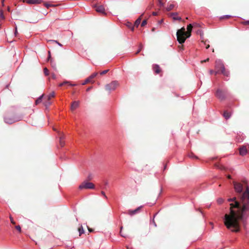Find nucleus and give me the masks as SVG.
Wrapping results in <instances>:
<instances>
[{
  "label": "nucleus",
  "instance_id": "39448f33",
  "mask_svg": "<svg viewBox=\"0 0 249 249\" xmlns=\"http://www.w3.org/2000/svg\"><path fill=\"white\" fill-rule=\"evenodd\" d=\"M118 86V82L117 81H113L110 83L106 85V90L110 92L111 91L115 90Z\"/></svg>",
  "mask_w": 249,
  "mask_h": 249
},
{
  "label": "nucleus",
  "instance_id": "20e7f679",
  "mask_svg": "<svg viewBox=\"0 0 249 249\" xmlns=\"http://www.w3.org/2000/svg\"><path fill=\"white\" fill-rule=\"evenodd\" d=\"M94 188L95 186L93 183L87 181H84L79 186V188L81 190L83 189H93Z\"/></svg>",
  "mask_w": 249,
  "mask_h": 249
},
{
  "label": "nucleus",
  "instance_id": "4be33fe9",
  "mask_svg": "<svg viewBox=\"0 0 249 249\" xmlns=\"http://www.w3.org/2000/svg\"><path fill=\"white\" fill-rule=\"evenodd\" d=\"M78 231L79 236L81 235V234L84 233V230L82 226H81V227L78 229Z\"/></svg>",
  "mask_w": 249,
  "mask_h": 249
},
{
  "label": "nucleus",
  "instance_id": "ddd939ff",
  "mask_svg": "<svg viewBox=\"0 0 249 249\" xmlns=\"http://www.w3.org/2000/svg\"><path fill=\"white\" fill-rule=\"evenodd\" d=\"M79 105V102L78 101H74L72 103L71 105V109L72 111L76 109Z\"/></svg>",
  "mask_w": 249,
  "mask_h": 249
},
{
  "label": "nucleus",
  "instance_id": "a211bd4d",
  "mask_svg": "<svg viewBox=\"0 0 249 249\" xmlns=\"http://www.w3.org/2000/svg\"><path fill=\"white\" fill-rule=\"evenodd\" d=\"M172 16L174 20H181V18L178 17L177 13H173L172 14Z\"/></svg>",
  "mask_w": 249,
  "mask_h": 249
},
{
  "label": "nucleus",
  "instance_id": "6e6d98bb",
  "mask_svg": "<svg viewBox=\"0 0 249 249\" xmlns=\"http://www.w3.org/2000/svg\"><path fill=\"white\" fill-rule=\"evenodd\" d=\"M210 46L209 45H208L206 47V49H208L209 48Z\"/></svg>",
  "mask_w": 249,
  "mask_h": 249
},
{
  "label": "nucleus",
  "instance_id": "0e129e2a",
  "mask_svg": "<svg viewBox=\"0 0 249 249\" xmlns=\"http://www.w3.org/2000/svg\"><path fill=\"white\" fill-rule=\"evenodd\" d=\"M211 205H208V207L209 208L210 207Z\"/></svg>",
  "mask_w": 249,
  "mask_h": 249
},
{
  "label": "nucleus",
  "instance_id": "4d7b16f0",
  "mask_svg": "<svg viewBox=\"0 0 249 249\" xmlns=\"http://www.w3.org/2000/svg\"><path fill=\"white\" fill-rule=\"evenodd\" d=\"M107 184H108V182L107 181H106L105 182V185H107Z\"/></svg>",
  "mask_w": 249,
  "mask_h": 249
},
{
  "label": "nucleus",
  "instance_id": "58836bf2",
  "mask_svg": "<svg viewBox=\"0 0 249 249\" xmlns=\"http://www.w3.org/2000/svg\"><path fill=\"white\" fill-rule=\"evenodd\" d=\"M158 2H159V5L160 7L163 6V3L162 2V1L161 0H158Z\"/></svg>",
  "mask_w": 249,
  "mask_h": 249
},
{
  "label": "nucleus",
  "instance_id": "49530a36",
  "mask_svg": "<svg viewBox=\"0 0 249 249\" xmlns=\"http://www.w3.org/2000/svg\"><path fill=\"white\" fill-rule=\"evenodd\" d=\"M45 5L47 8H48L50 6V5L49 4H47V3L45 4Z\"/></svg>",
  "mask_w": 249,
  "mask_h": 249
},
{
  "label": "nucleus",
  "instance_id": "c756f323",
  "mask_svg": "<svg viewBox=\"0 0 249 249\" xmlns=\"http://www.w3.org/2000/svg\"><path fill=\"white\" fill-rule=\"evenodd\" d=\"M69 83L70 82L69 81H64L63 83H61L59 84V87H62V86H63V85H64L65 84H69Z\"/></svg>",
  "mask_w": 249,
  "mask_h": 249
},
{
  "label": "nucleus",
  "instance_id": "bf43d9fd",
  "mask_svg": "<svg viewBox=\"0 0 249 249\" xmlns=\"http://www.w3.org/2000/svg\"><path fill=\"white\" fill-rule=\"evenodd\" d=\"M89 232H91L92 231L91 230L89 229Z\"/></svg>",
  "mask_w": 249,
  "mask_h": 249
},
{
  "label": "nucleus",
  "instance_id": "680f3d73",
  "mask_svg": "<svg viewBox=\"0 0 249 249\" xmlns=\"http://www.w3.org/2000/svg\"><path fill=\"white\" fill-rule=\"evenodd\" d=\"M53 130H54V131H56V129L55 128H53Z\"/></svg>",
  "mask_w": 249,
  "mask_h": 249
},
{
  "label": "nucleus",
  "instance_id": "72a5a7b5",
  "mask_svg": "<svg viewBox=\"0 0 249 249\" xmlns=\"http://www.w3.org/2000/svg\"><path fill=\"white\" fill-rule=\"evenodd\" d=\"M108 71H109L108 70H106L100 72V74L101 75L105 74L107 73Z\"/></svg>",
  "mask_w": 249,
  "mask_h": 249
},
{
  "label": "nucleus",
  "instance_id": "a878e982",
  "mask_svg": "<svg viewBox=\"0 0 249 249\" xmlns=\"http://www.w3.org/2000/svg\"><path fill=\"white\" fill-rule=\"evenodd\" d=\"M224 201V199L222 198H218L217 199V202L219 204H221Z\"/></svg>",
  "mask_w": 249,
  "mask_h": 249
},
{
  "label": "nucleus",
  "instance_id": "6e6552de",
  "mask_svg": "<svg viewBox=\"0 0 249 249\" xmlns=\"http://www.w3.org/2000/svg\"><path fill=\"white\" fill-rule=\"evenodd\" d=\"M235 191L238 193H241L243 191V185L240 183L234 182L233 183Z\"/></svg>",
  "mask_w": 249,
  "mask_h": 249
},
{
  "label": "nucleus",
  "instance_id": "4c0bfd02",
  "mask_svg": "<svg viewBox=\"0 0 249 249\" xmlns=\"http://www.w3.org/2000/svg\"><path fill=\"white\" fill-rule=\"evenodd\" d=\"M231 17V16L229 15H225V16H222L220 18H229Z\"/></svg>",
  "mask_w": 249,
  "mask_h": 249
},
{
  "label": "nucleus",
  "instance_id": "6ab92c4d",
  "mask_svg": "<svg viewBox=\"0 0 249 249\" xmlns=\"http://www.w3.org/2000/svg\"><path fill=\"white\" fill-rule=\"evenodd\" d=\"M43 95H42L40 96L36 100V104L37 105L42 102V98Z\"/></svg>",
  "mask_w": 249,
  "mask_h": 249
},
{
  "label": "nucleus",
  "instance_id": "864d4df0",
  "mask_svg": "<svg viewBox=\"0 0 249 249\" xmlns=\"http://www.w3.org/2000/svg\"><path fill=\"white\" fill-rule=\"evenodd\" d=\"M126 249H132L131 248H130V247H128V246H127V247H126Z\"/></svg>",
  "mask_w": 249,
  "mask_h": 249
},
{
  "label": "nucleus",
  "instance_id": "e433bc0d",
  "mask_svg": "<svg viewBox=\"0 0 249 249\" xmlns=\"http://www.w3.org/2000/svg\"><path fill=\"white\" fill-rule=\"evenodd\" d=\"M10 221H11V223H12L13 224H16V222L14 221V220L12 216H10Z\"/></svg>",
  "mask_w": 249,
  "mask_h": 249
},
{
  "label": "nucleus",
  "instance_id": "1a4fd4ad",
  "mask_svg": "<svg viewBox=\"0 0 249 249\" xmlns=\"http://www.w3.org/2000/svg\"><path fill=\"white\" fill-rule=\"evenodd\" d=\"M98 75L97 72H94L90 76H89L88 78H87L85 81L82 83L83 85L86 84L87 83L90 82L91 80L95 77Z\"/></svg>",
  "mask_w": 249,
  "mask_h": 249
},
{
  "label": "nucleus",
  "instance_id": "412c9836",
  "mask_svg": "<svg viewBox=\"0 0 249 249\" xmlns=\"http://www.w3.org/2000/svg\"><path fill=\"white\" fill-rule=\"evenodd\" d=\"M141 21V18H138L135 22L134 26L136 27H138L139 24H140Z\"/></svg>",
  "mask_w": 249,
  "mask_h": 249
},
{
  "label": "nucleus",
  "instance_id": "603ef678",
  "mask_svg": "<svg viewBox=\"0 0 249 249\" xmlns=\"http://www.w3.org/2000/svg\"><path fill=\"white\" fill-rule=\"evenodd\" d=\"M70 86H76V84H70Z\"/></svg>",
  "mask_w": 249,
  "mask_h": 249
},
{
  "label": "nucleus",
  "instance_id": "aec40b11",
  "mask_svg": "<svg viewBox=\"0 0 249 249\" xmlns=\"http://www.w3.org/2000/svg\"><path fill=\"white\" fill-rule=\"evenodd\" d=\"M126 25L130 29H131V30L132 31H133L134 30V26L132 25V24L131 23V22H127L126 24Z\"/></svg>",
  "mask_w": 249,
  "mask_h": 249
},
{
  "label": "nucleus",
  "instance_id": "c9c22d12",
  "mask_svg": "<svg viewBox=\"0 0 249 249\" xmlns=\"http://www.w3.org/2000/svg\"><path fill=\"white\" fill-rule=\"evenodd\" d=\"M15 228L19 232L21 231V227L19 225H17L15 227Z\"/></svg>",
  "mask_w": 249,
  "mask_h": 249
},
{
  "label": "nucleus",
  "instance_id": "37998d69",
  "mask_svg": "<svg viewBox=\"0 0 249 249\" xmlns=\"http://www.w3.org/2000/svg\"><path fill=\"white\" fill-rule=\"evenodd\" d=\"M52 78H53V79H56V76H55V75L54 74H53V73L52 74Z\"/></svg>",
  "mask_w": 249,
  "mask_h": 249
},
{
  "label": "nucleus",
  "instance_id": "5701e85b",
  "mask_svg": "<svg viewBox=\"0 0 249 249\" xmlns=\"http://www.w3.org/2000/svg\"><path fill=\"white\" fill-rule=\"evenodd\" d=\"M51 65L54 69H56V64L53 60H51Z\"/></svg>",
  "mask_w": 249,
  "mask_h": 249
},
{
  "label": "nucleus",
  "instance_id": "b1692460",
  "mask_svg": "<svg viewBox=\"0 0 249 249\" xmlns=\"http://www.w3.org/2000/svg\"><path fill=\"white\" fill-rule=\"evenodd\" d=\"M174 6V5L173 4H170L167 7V10L168 11L171 10L173 8Z\"/></svg>",
  "mask_w": 249,
  "mask_h": 249
},
{
  "label": "nucleus",
  "instance_id": "de8ad7c7",
  "mask_svg": "<svg viewBox=\"0 0 249 249\" xmlns=\"http://www.w3.org/2000/svg\"><path fill=\"white\" fill-rule=\"evenodd\" d=\"M18 31H17V27L15 28V35H16Z\"/></svg>",
  "mask_w": 249,
  "mask_h": 249
},
{
  "label": "nucleus",
  "instance_id": "bb28decb",
  "mask_svg": "<svg viewBox=\"0 0 249 249\" xmlns=\"http://www.w3.org/2000/svg\"><path fill=\"white\" fill-rule=\"evenodd\" d=\"M0 18L2 19H4L3 10L2 9L0 10Z\"/></svg>",
  "mask_w": 249,
  "mask_h": 249
},
{
  "label": "nucleus",
  "instance_id": "2f4dec72",
  "mask_svg": "<svg viewBox=\"0 0 249 249\" xmlns=\"http://www.w3.org/2000/svg\"><path fill=\"white\" fill-rule=\"evenodd\" d=\"M122 229H123V227L122 226V227H121L120 231V234H121V235L122 237H126V236L122 233Z\"/></svg>",
  "mask_w": 249,
  "mask_h": 249
},
{
  "label": "nucleus",
  "instance_id": "473e14b6",
  "mask_svg": "<svg viewBox=\"0 0 249 249\" xmlns=\"http://www.w3.org/2000/svg\"><path fill=\"white\" fill-rule=\"evenodd\" d=\"M189 156L191 158H196L197 159V157L193 153H191L189 155Z\"/></svg>",
  "mask_w": 249,
  "mask_h": 249
},
{
  "label": "nucleus",
  "instance_id": "a19ab883",
  "mask_svg": "<svg viewBox=\"0 0 249 249\" xmlns=\"http://www.w3.org/2000/svg\"><path fill=\"white\" fill-rule=\"evenodd\" d=\"M193 27H199V24L197 23H196V22H194L193 23Z\"/></svg>",
  "mask_w": 249,
  "mask_h": 249
},
{
  "label": "nucleus",
  "instance_id": "79ce46f5",
  "mask_svg": "<svg viewBox=\"0 0 249 249\" xmlns=\"http://www.w3.org/2000/svg\"><path fill=\"white\" fill-rule=\"evenodd\" d=\"M101 194L104 196V197L105 198L107 199V196L106 195V194H105V192H104V191H102V192H101Z\"/></svg>",
  "mask_w": 249,
  "mask_h": 249
},
{
  "label": "nucleus",
  "instance_id": "7ed1b4c3",
  "mask_svg": "<svg viewBox=\"0 0 249 249\" xmlns=\"http://www.w3.org/2000/svg\"><path fill=\"white\" fill-rule=\"evenodd\" d=\"M215 74H217L219 73H222L224 75L228 76L229 75V72L226 71L222 60L220 59L216 60L215 61Z\"/></svg>",
  "mask_w": 249,
  "mask_h": 249
},
{
  "label": "nucleus",
  "instance_id": "ea45409f",
  "mask_svg": "<svg viewBox=\"0 0 249 249\" xmlns=\"http://www.w3.org/2000/svg\"><path fill=\"white\" fill-rule=\"evenodd\" d=\"M48 53H49V56H48V61H51V60H52V59L51 57L50 52L49 51Z\"/></svg>",
  "mask_w": 249,
  "mask_h": 249
},
{
  "label": "nucleus",
  "instance_id": "f257e3e1",
  "mask_svg": "<svg viewBox=\"0 0 249 249\" xmlns=\"http://www.w3.org/2000/svg\"><path fill=\"white\" fill-rule=\"evenodd\" d=\"M243 203L242 207L236 200V197L229 198V202H233L230 204V212L226 213L223 218L224 223L227 229L232 231L238 232L239 231V221L245 217L249 216V188L247 187L246 191L241 196Z\"/></svg>",
  "mask_w": 249,
  "mask_h": 249
},
{
  "label": "nucleus",
  "instance_id": "5fc2aeb1",
  "mask_svg": "<svg viewBox=\"0 0 249 249\" xmlns=\"http://www.w3.org/2000/svg\"><path fill=\"white\" fill-rule=\"evenodd\" d=\"M2 4L3 6L4 5V0H2Z\"/></svg>",
  "mask_w": 249,
  "mask_h": 249
},
{
  "label": "nucleus",
  "instance_id": "c85d7f7f",
  "mask_svg": "<svg viewBox=\"0 0 249 249\" xmlns=\"http://www.w3.org/2000/svg\"><path fill=\"white\" fill-rule=\"evenodd\" d=\"M44 74H45V75H46V76H48L49 74V71L46 68H45L44 69Z\"/></svg>",
  "mask_w": 249,
  "mask_h": 249
},
{
  "label": "nucleus",
  "instance_id": "7c9ffc66",
  "mask_svg": "<svg viewBox=\"0 0 249 249\" xmlns=\"http://www.w3.org/2000/svg\"><path fill=\"white\" fill-rule=\"evenodd\" d=\"M142 44H140L139 45V50L137 51V52L136 53V54H138V53H140V52L141 51V50L142 49Z\"/></svg>",
  "mask_w": 249,
  "mask_h": 249
},
{
  "label": "nucleus",
  "instance_id": "dca6fc26",
  "mask_svg": "<svg viewBox=\"0 0 249 249\" xmlns=\"http://www.w3.org/2000/svg\"><path fill=\"white\" fill-rule=\"evenodd\" d=\"M223 116L226 119H229L231 116V113L227 111L224 112Z\"/></svg>",
  "mask_w": 249,
  "mask_h": 249
},
{
  "label": "nucleus",
  "instance_id": "423d86ee",
  "mask_svg": "<svg viewBox=\"0 0 249 249\" xmlns=\"http://www.w3.org/2000/svg\"><path fill=\"white\" fill-rule=\"evenodd\" d=\"M21 118L19 117L14 116L12 117H9L5 116L4 118V120L5 123L8 124H12L18 121L21 120Z\"/></svg>",
  "mask_w": 249,
  "mask_h": 249
},
{
  "label": "nucleus",
  "instance_id": "2eb2a0df",
  "mask_svg": "<svg viewBox=\"0 0 249 249\" xmlns=\"http://www.w3.org/2000/svg\"><path fill=\"white\" fill-rule=\"evenodd\" d=\"M42 0H28L27 2L30 4L40 3Z\"/></svg>",
  "mask_w": 249,
  "mask_h": 249
},
{
  "label": "nucleus",
  "instance_id": "3c124183",
  "mask_svg": "<svg viewBox=\"0 0 249 249\" xmlns=\"http://www.w3.org/2000/svg\"><path fill=\"white\" fill-rule=\"evenodd\" d=\"M50 104H51V103H50V102H48V103L46 104L45 105V106H49V105H50Z\"/></svg>",
  "mask_w": 249,
  "mask_h": 249
},
{
  "label": "nucleus",
  "instance_id": "f3484780",
  "mask_svg": "<svg viewBox=\"0 0 249 249\" xmlns=\"http://www.w3.org/2000/svg\"><path fill=\"white\" fill-rule=\"evenodd\" d=\"M63 139L64 137L63 136H60L59 138V144L61 146V147L64 146L65 144L64 142L63 141Z\"/></svg>",
  "mask_w": 249,
  "mask_h": 249
},
{
  "label": "nucleus",
  "instance_id": "09e8293b",
  "mask_svg": "<svg viewBox=\"0 0 249 249\" xmlns=\"http://www.w3.org/2000/svg\"><path fill=\"white\" fill-rule=\"evenodd\" d=\"M245 23L246 24H249V20H247L245 22Z\"/></svg>",
  "mask_w": 249,
  "mask_h": 249
},
{
  "label": "nucleus",
  "instance_id": "9d476101",
  "mask_svg": "<svg viewBox=\"0 0 249 249\" xmlns=\"http://www.w3.org/2000/svg\"><path fill=\"white\" fill-rule=\"evenodd\" d=\"M95 10L102 14H105V9L103 5H95Z\"/></svg>",
  "mask_w": 249,
  "mask_h": 249
},
{
  "label": "nucleus",
  "instance_id": "9b49d317",
  "mask_svg": "<svg viewBox=\"0 0 249 249\" xmlns=\"http://www.w3.org/2000/svg\"><path fill=\"white\" fill-rule=\"evenodd\" d=\"M247 153L246 146L243 145L239 148V154L241 156L245 155Z\"/></svg>",
  "mask_w": 249,
  "mask_h": 249
},
{
  "label": "nucleus",
  "instance_id": "13d9d810",
  "mask_svg": "<svg viewBox=\"0 0 249 249\" xmlns=\"http://www.w3.org/2000/svg\"><path fill=\"white\" fill-rule=\"evenodd\" d=\"M209 60V58H207L206 60H204V62H206Z\"/></svg>",
  "mask_w": 249,
  "mask_h": 249
},
{
  "label": "nucleus",
  "instance_id": "f03ea898",
  "mask_svg": "<svg viewBox=\"0 0 249 249\" xmlns=\"http://www.w3.org/2000/svg\"><path fill=\"white\" fill-rule=\"evenodd\" d=\"M193 28V24H189L187 27V32L185 31L184 27H182L180 29L178 30L177 32V37L178 41L179 44L183 43L186 39L191 36V32Z\"/></svg>",
  "mask_w": 249,
  "mask_h": 249
},
{
  "label": "nucleus",
  "instance_id": "f8f14e48",
  "mask_svg": "<svg viewBox=\"0 0 249 249\" xmlns=\"http://www.w3.org/2000/svg\"><path fill=\"white\" fill-rule=\"evenodd\" d=\"M142 206H141L139 207H138L137 209H136L135 210H129L128 211V214L130 215H133L136 213H137L140 210L141 208H142Z\"/></svg>",
  "mask_w": 249,
  "mask_h": 249
},
{
  "label": "nucleus",
  "instance_id": "e2e57ef3",
  "mask_svg": "<svg viewBox=\"0 0 249 249\" xmlns=\"http://www.w3.org/2000/svg\"><path fill=\"white\" fill-rule=\"evenodd\" d=\"M162 22V20H161V21H160V23H161Z\"/></svg>",
  "mask_w": 249,
  "mask_h": 249
},
{
  "label": "nucleus",
  "instance_id": "c03bdc74",
  "mask_svg": "<svg viewBox=\"0 0 249 249\" xmlns=\"http://www.w3.org/2000/svg\"><path fill=\"white\" fill-rule=\"evenodd\" d=\"M92 87H89L87 89V91H89L91 89H92Z\"/></svg>",
  "mask_w": 249,
  "mask_h": 249
},
{
  "label": "nucleus",
  "instance_id": "052dcab7",
  "mask_svg": "<svg viewBox=\"0 0 249 249\" xmlns=\"http://www.w3.org/2000/svg\"><path fill=\"white\" fill-rule=\"evenodd\" d=\"M154 225L155 226H156V223H155V222H154Z\"/></svg>",
  "mask_w": 249,
  "mask_h": 249
},
{
  "label": "nucleus",
  "instance_id": "f704fd0d",
  "mask_svg": "<svg viewBox=\"0 0 249 249\" xmlns=\"http://www.w3.org/2000/svg\"><path fill=\"white\" fill-rule=\"evenodd\" d=\"M146 23H147V21L146 20H144L142 21V23H141V26H144L146 24Z\"/></svg>",
  "mask_w": 249,
  "mask_h": 249
},
{
  "label": "nucleus",
  "instance_id": "8fccbe9b",
  "mask_svg": "<svg viewBox=\"0 0 249 249\" xmlns=\"http://www.w3.org/2000/svg\"><path fill=\"white\" fill-rule=\"evenodd\" d=\"M153 15H154V16L157 15V13L155 12H153Z\"/></svg>",
  "mask_w": 249,
  "mask_h": 249
},
{
  "label": "nucleus",
  "instance_id": "4468645a",
  "mask_svg": "<svg viewBox=\"0 0 249 249\" xmlns=\"http://www.w3.org/2000/svg\"><path fill=\"white\" fill-rule=\"evenodd\" d=\"M153 70L154 71V72L157 74L159 73L160 71V67L157 64L153 65Z\"/></svg>",
  "mask_w": 249,
  "mask_h": 249
},
{
  "label": "nucleus",
  "instance_id": "69168bd1",
  "mask_svg": "<svg viewBox=\"0 0 249 249\" xmlns=\"http://www.w3.org/2000/svg\"><path fill=\"white\" fill-rule=\"evenodd\" d=\"M89 179H90V176H89Z\"/></svg>",
  "mask_w": 249,
  "mask_h": 249
},
{
  "label": "nucleus",
  "instance_id": "0eeeda50",
  "mask_svg": "<svg viewBox=\"0 0 249 249\" xmlns=\"http://www.w3.org/2000/svg\"><path fill=\"white\" fill-rule=\"evenodd\" d=\"M227 94V90H224V91H222L221 90L218 89L216 92V96L218 98L222 100L225 98V96Z\"/></svg>",
  "mask_w": 249,
  "mask_h": 249
},
{
  "label": "nucleus",
  "instance_id": "a18cd8bd",
  "mask_svg": "<svg viewBox=\"0 0 249 249\" xmlns=\"http://www.w3.org/2000/svg\"><path fill=\"white\" fill-rule=\"evenodd\" d=\"M215 71H213V70H211L210 71V72L211 74H213V73H214L215 74Z\"/></svg>",
  "mask_w": 249,
  "mask_h": 249
},
{
  "label": "nucleus",
  "instance_id": "cd10ccee",
  "mask_svg": "<svg viewBox=\"0 0 249 249\" xmlns=\"http://www.w3.org/2000/svg\"><path fill=\"white\" fill-rule=\"evenodd\" d=\"M48 41L55 42V43H56V44H58V45H59V46H62V45L61 43H60L59 42H58L57 41H56V40H49Z\"/></svg>",
  "mask_w": 249,
  "mask_h": 249
},
{
  "label": "nucleus",
  "instance_id": "393cba45",
  "mask_svg": "<svg viewBox=\"0 0 249 249\" xmlns=\"http://www.w3.org/2000/svg\"><path fill=\"white\" fill-rule=\"evenodd\" d=\"M54 95L55 93L54 92L50 93L48 96V99L50 100L51 98L53 97L54 96Z\"/></svg>",
  "mask_w": 249,
  "mask_h": 249
}]
</instances>
